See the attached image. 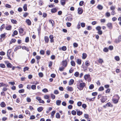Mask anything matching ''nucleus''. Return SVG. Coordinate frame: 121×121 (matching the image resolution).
<instances>
[{"label": "nucleus", "mask_w": 121, "mask_h": 121, "mask_svg": "<svg viewBox=\"0 0 121 121\" xmlns=\"http://www.w3.org/2000/svg\"><path fill=\"white\" fill-rule=\"evenodd\" d=\"M77 87L80 91L83 90L84 87L86 86V84L84 82L81 83L80 80L77 81Z\"/></svg>", "instance_id": "f257e3e1"}, {"label": "nucleus", "mask_w": 121, "mask_h": 121, "mask_svg": "<svg viewBox=\"0 0 121 121\" xmlns=\"http://www.w3.org/2000/svg\"><path fill=\"white\" fill-rule=\"evenodd\" d=\"M61 65L63 67H66L68 65V62L67 60L66 59L65 60H63L62 62Z\"/></svg>", "instance_id": "f03ea898"}, {"label": "nucleus", "mask_w": 121, "mask_h": 121, "mask_svg": "<svg viewBox=\"0 0 121 121\" xmlns=\"http://www.w3.org/2000/svg\"><path fill=\"white\" fill-rule=\"evenodd\" d=\"M4 62L6 65L7 67L8 68H11L12 67L11 64L8 61H4Z\"/></svg>", "instance_id": "7ed1b4c3"}, {"label": "nucleus", "mask_w": 121, "mask_h": 121, "mask_svg": "<svg viewBox=\"0 0 121 121\" xmlns=\"http://www.w3.org/2000/svg\"><path fill=\"white\" fill-rule=\"evenodd\" d=\"M107 97L106 96H103L100 99L101 102L102 103H104L107 100Z\"/></svg>", "instance_id": "20e7f679"}, {"label": "nucleus", "mask_w": 121, "mask_h": 121, "mask_svg": "<svg viewBox=\"0 0 121 121\" xmlns=\"http://www.w3.org/2000/svg\"><path fill=\"white\" fill-rule=\"evenodd\" d=\"M107 27L110 30H111L112 28V24L111 23H108L107 25Z\"/></svg>", "instance_id": "39448f33"}, {"label": "nucleus", "mask_w": 121, "mask_h": 121, "mask_svg": "<svg viewBox=\"0 0 121 121\" xmlns=\"http://www.w3.org/2000/svg\"><path fill=\"white\" fill-rule=\"evenodd\" d=\"M78 13L79 14H81L83 13V10L81 8H78Z\"/></svg>", "instance_id": "423d86ee"}, {"label": "nucleus", "mask_w": 121, "mask_h": 121, "mask_svg": "<svg viewBox=\"0 0 121 121\" xmlns=\"http://www.w3.org/2000/svg\"><path fill=\"white\" fill-rule=\"evenodd\" d=\"M66 89L68 91H72L73 90V88L72 87L69 86L67 87Z\"/></svg>", "instance_id": "0eeeda50"}, {"label": "nucleus", "mask_w": 121, "mask_h": 121, "mask_svg": "<svg viewBox=\"0 0 121 121\" xmlns=\"http://www.w3.org/2000/svg\"><path fill=\"white\" fill-rule=\"evenodd\" d=\"M26 22L29 26H30L31 25V22L29 19H27Z\"/></svg>", "instance_id": "6e6552de"}, {"label": "nucleus", "mask_w": 121, "mask_h": 121, "mask_svg": "<svg viewBox=\"0 0 121 121\" xmlns=\"http://www.w3.org/2000/svg\"><path fill=\"white\" fill-rule=\"evenodd\" d=\"M106 106L107 107H112L113 106V105L110 102L107 103L106 104Z\"/></svg>", "instance_id": "1a4fd4ad"}, {"label": "nucleus", "mask_w": 121, "mask_h": 121, "mask_svg": "<svg viewBox=\"0 0 121 121\" xmlns=\"http://www.w3.org/2000/svg\"><path fill=\"white\" fill-rule=\"evenodd\" d=\"M90 75L89 74H86L84 76L85 79L86 80L90 77Z\"/></svg>", "instance_id": "9d476101"}, {"label": "nucleus", "mask_w": 121, "mask_h": 121, "mask_svg": "<svg viewBox=\"0 0 121 121\" xmlns=\"http://www.w3.org/2000/svg\"><path fill=\"white\" fill-rule=\"evenodd\" d=\"M119 99H112V102L114 104H116L118 102Z\"/></svg>", "instance_id": "9b49d317"}, {"label": "nucleus", "mask_w": 121, "mask_h": 121, "mask_svg": "<svg viewBox=\"0 0 121 121\" xmlns=\"http://www.w3.org/2000/svg\"><path fill=\"white\" fill-rule=\"evenodd\" d=\"M97 8L99 10H102L103 8L102 6L100 4H99L97 7Z\"/></svg>", "instance_id": "f8f14e48"}, {"label": "nucleus", "mask_w": 121, "mask_h": 121, "mask_svg": "<svg viewBox=\"0 0 121 121\" xmlns=\"http://www.w3.org/2000/svg\"><path fill=\"white\" fill-rule=\"evenodd\" d=\"M74 82V80L73 79H71L70 80L69 82V85H71L73 84Z\"/></svg>", "instance_id": "ddd939ff"}, {"label": "nucleus", "mask_w": 121, "mask_h": 121, "mask_svg": "<svg viewBox=\"0 0 121 121\" xmlns=\"http://www.w3.org/2000/svg\"><path fill=\"white\" fill-rule=\"evenodd\" d=\"M76 62L78 64L80 65L81 64L82 60L80 59H77V61Z\"/></svg>", "instance_id": "4468645a"}, {"label": "nucleus", "mask_w": 121, "mask_h": 121, "mask_svg": "<svg viewBox=\"0 0 121 121\" xmlns=\"http://www.w3.org/2000/svg\"><path fill=\"white\" fill-rule=\"evenodd\" d=\"M60 2L61 4L64 6L65 4L66 0H61Z\"/></svg>", "instance_id": "2eb2a0df"}, {"label": "nucleus", "mask_w": 121, "mask_h": 121, "mask_svg": "<svg viewBox=\"0 0 121 121\" xmlns=\"http://www.w3.org/2000/svg\"><path fill=\"white\" fill-rule=\"evenodd\" d=\"M49 38L48 37L45 36L44 37V40L45 42L47 43L48 42Z\"/></svg>", "instance_id": "dca6fc26"}, {"label": "nucleus", "mask_w": 121, "mask_h": 121, "mask_svg": "<svg viewBox=\"0 0 121 121\" xmlns=\"http://www.w3.org/2000/svg\"><path fill=\"white\" fill-rule=\"evenodd\" d=\"M87 55L85 53H83L82 54V58L83 59H85Z\"/></svg>", "instance_id": "f3484780"}, {"label": "nucleus", "mask_w": 121, "mask_h": 121, "mask_svg": "<svg viewBox=\"0 0 121 121\" xmlns=\"http://www.w3.org/2000/svg\"><path fill=\"white\" fill-rule=\"evenodd\" d=\"M6 34L7 33L5 32H4V34H1L0 35V37L2 38H5Z\"/></svg>", "instance_id": "a211bd4d"}, {"label": "nucleus", "mask_w": 121, "mask_h": 121, "mask_svg": "<svg viewBox=\"0 0 121 121\" xmlns=\"http://www.w3.org/2000/svg\"><path fill=\"white\" fill-rule=\"evenodd\" d=\"M61 100H58L56 101V104L57 105H60L61 104Z\"/></svg>", "instance_id": "6ab92c4d"}, {"label": "nucleus", "mask_w": 121, "mask_h": 121, "mask_svg": "<svg viewBox=\"0 0 121 121\" xmlns=\"http://www.w3.org/2000/svg\"><path fill=\"white\" fill-rule=\"evenodd\" d=\"M0 105L2 107H4L6 106V104L4 102H2L0 103Z\"/></svg>", "instance_id": "aec40b11"}, {"label": "nucleus", "mask_w": 121, "mask_h": 121, "mask_svg": "<svg viewBox=\"0 0 121 121\" xmlns=\"http://www.w3.org/2000/svg\"><path fill=\"white\" fill-rule=\"evenodd\" d=\"M43 110V108L42 107H40L37 108V110L39 112L42 111Z\"/></svg>", "instance_id": "412c9836"}, {"label": "nucleus", "mask_w": 121, "mask_h": 121, "mask_svg": "<svg viewBox=\"0 0 121 121\" xmlns=\"http://www.w3.org/2000/svg\"><path fill=\"white\" fill-rule=\"evenodd\" d=\"M21 47L20 45H19L18 46L16 47L15 49H14V51L15 52L17 51V50L19 49H21Z\"/></svg>", "instance_id": "4be33fe9"}, {"label": "nucleus", "mask_w": 121, "mask_h": 121, "mask_svg": "<svg viewBox=\"0 0 121 121\" xmlns=\"http://www.w3.org/2000/svg\"><path fill=\"white\" fill-rule=\"evenodd\" d=\"M71 65L73 66H75V63L74 60H72L70 62Z\"/></svg>", "instance_id": "5701e85b"}, {"label": "nucleus", "mask_w": 121, "mask_h": 121, "mask_svg": "<svg viewBox=\"0 0 121 121\" xmlns=\"http://www.w3.org/2000/svg\"><path fill=\"white\" fill-rule=\"evenodd\" d=\"M11 28L12 26L9 25V26H6L5 29L7 30H10L11 29Z\"/></svg>", "instance_id": "b1692460"}, {"label": "nucleus", "mask_w": 121, "mask_h": 121, "mask_svg": "<svg viewBox=\"0 0 121 121\" xmlns=\"http://www.w3.org/2000/svg\"><path fill=\"white\" fill-rule=\"evenodd\" d=\"M76 111L77 112V114L79 116H80L82 115L83 113V112L82 111H77L76 110Z\"/></svg>", "instance_id": "393cba45"}, {"label": "nucleus", "mask_w": 121, "mask_h": 121, "mask_svg": "<svg viewBox=\"0 0 121 121\" xmlns=\"http://www.w3.org/2000/svg\"><path fill=\"white\" fill-rule=\"evenodd\" d=\"M24 31V29L22 28H20L19 30V32L20 34L23 33Z\"/></svg>", "instance_id": "a878e982"}, {"label": "nucleus", "mask_w": 121, "mask_h": 121, "mask_svg": "<svg viewBox=\"0 0 121 121\" xmlns=\"http://www.w3.org/2000/svg\"><path fill=\"white\" fill-rule=\"evenodd\" d=\"M5 26V25L4 24H3L1 25L0 28V30L1 31H2V29L4 28Z\"/></svg>", "instance_id": "bb28decb"}, {"label": "nucleus", "mask_w": 121, "mask_h": 121, "mask_svg": "<svg viewBox=\"0 0 121 121\" xmlns=\"http://www.w3.org/2000/svg\"><path fill=\"white\" fill-rule=\"evenodd\" d=\"M24 11H26L27 10V5L26 4H24L23 7Z\"/></svg>", "instance_id": "cd10ccee"}, {"label": "nucleus", "mask_w": 121, "mask_h": 121, "mask_svg": "<svg viewBox=\"0 0 121 121\" xmlns=\"http://www.w3.org/2000/svg\"><path fill=\"white\" fill-rule=\"evenodd\" d=\"M50 39V41L52 43L53 42V35H50L49 37Z\"/></svg>", "instance_id": "c85d7f7f"}, {"label": "nucleus", "mask_w": 121, "mask_h": 121, "mask_svg": "<svg viewBox=\"0 0 121 121\" xmlns=\"http://www.w3.org/2000/svg\"><path fill=\"white\" fill-rule=\"evenodd\" d=\"M22 49H24L26 50L28 52L29 50V49L28 48L26 47L25 46H23L22 47Z\"/></svg>", "instance_id": "c756f323"}, {"label": "nucleus", "mask_w": 121, "mask_h": 121, "mask_svg": "<svg viewBox=\"0 0 121 121\" xmlns=\"http://www.w3.org/2000/svg\"><path fill=\"white\" fill-rule=\"evenodd\" d=\"M56 117L58 119L60 118V114L58 113H57L56 114Z\"/></svg>", "instance_id": "7c9ffc66"}, {"label": "nucleus", "mask_w": 121, "mask_h": 121, "mask_svg": "<svg viewBox=\"0 0 121 121\" xmlns=\"http://www.w3.org/2000/svg\"><path fill=\"white\" fill-rule=\"evenodd\" d=\"M114 59L117 61H119L120 60V58L119 56H115Z\"/></svg>", "instance_id": "2f4dec72"}, {"label": "nucleus", "mask_w": 121, "mask_h": 121, "mask_svg": "<svg viewBox=\"0 0 121 121\" xmlns=\"http://www.w3.org/2000/svg\"><path fill=\"white\" fill-rule=\"evenodd\" d=\"M104 89V87L103 86H101L99 88L98 90L99 91H103Z\"/></svg>", "instance_id": "473e14b6"}, {"label": "nucleus", "mask_w": 121, "mask_h": 121, "mask_svg": "<svg viewBox=\"0 0 121 121\" xmlns=\"http://www.w3.org/2000/svg\"><path fill=\"white\" fill-rule=\"evenodd\" d=\"M86 99L87 101L89 102H91L94 101V99H93L92 98L90 99L88 98H86Z\"/></svg>", "instance_id": "72a5a7b5"}, {"label": "nucleus", "mask_w": 121, "mask_h": 121, "mask_svg": "<svg viewBox=\"0 0 121 121\" xmlns=\"http://www.w3.org/2000/svg\"><path fill=\"white\" fill-rule=\"evenodd\" d=\"M11 22L13 24H15L17 23V21L15 20L12 19L11 20Z\"/></svg>", "instance_id": "f704fd0d"}, {"label": "nucleus", "mask_w": 121, "mask_h": 121, "mask_svg": "<svg viewBox=\"0 0 121 121\" xmlns=\"http://www.w3.org/2000/svg\"><path fill=\"white\" fill-rule=\"evenodd\" d=\"M29 68L28 67H26L24 68L23 71L24 72H25L26 71H27L29 70Z\"/></svg>", "instance_id": "c9c22d12"}, {"label": "nucleus", "mask_w": 121, "mask_h": 121, "mask_svg": "<svg viewBox=\"0 0 121 121\" xmlns=\"http://www.w3.org/2000/svg\"><path fill=\"white\" fill-rule=\"evenodd\" d=\"M96 30L98 31L101 30V27L100 26H98L96 27Z\"/></svg>", "instance_id": "e433bc0d"}, {"label": "nucleus", "mask_w": 121, "mask_h": 121, "mask_svg": "<svg viewBox=\"0 0 121 121\" xmlns=\"http://www.w3.org/2000/svg\"><path fill=\"white\" fill-rule=\"evenodd\" d=\"M94 85L93 84H91L89 86V89H92L94 88Z\"/></svg>", "instance_id": "4c0bfd02"}, {"label": "nucleus", "mask_w": 121, "mask_h": 121, "mask_svg": "<svg viewBox=\"0 0 121 121\" xmlns=\"http://www.w3.org/2000/svg\"><path fill=\"white\" fill-rule=\"evenodd\" d=\"M82 107L84 109H85L87 107L86 105L85 104H83L82 105Z\"/></svg>", "instance_id": "58836bf2"}, {"label": "nucleus", "mask_w": 121, "mask_h": 121, "mask_svg": "<svg viewBox=\"0 0 121 121\" xmlns=\"http://www.w3.org/2000/svg\"><path fill=\"white\" fill-rule=\"evenodd\" d=\"M39 77L40 78H42L43 76V74L42 72H40L38 74Z\"/></svg>", "instance_id": "ea45409f"}, {"label": "nucleus", "mask_w": 121, "mask_h": 121, "mask_svg": "<svg viewBox=\"0 0 121 121\" xmlns=\"http://www.w3.org/2000/svg\"><path fill=\"white\" fill-rule=\"evenodd\" d=\"M79 75V73L77 71L74 74V75L76 77H78Z\"/></svg>", "instance_id": "a19ab883"}, {"label": "nucleus", "mask_w": 121, "mask_h": 121, "mask_svg": "<svg viewBox=\"0 0 121 121\" xmlns=\"http://www.w3.org/2000/svg\"><path fill=\"white\" fill-rule=\"evenodd\" d=\"M41 25H39V27L38 29V33L39 34V33H40V31L41 30Z\"/></svg>", "instance_id": "79ce46f5"}, {"label": "nucleus", "mask_w": 121, "mask_h": 121, "mask_svg": "<svg viewBox=\"0 0 121 121\" xmlns=\"http://www.w3.org/2000/svg\"><path fill=\"white\" fill-rule=\"evenodd\" d=\"M103 51L105 52H107L108 51V48L105 47L103 49Z\"/></svg>", "instance_id": "37998d69"}, {"label": "nucleus", "mask_w": 121, "mask_h": 121, "mask_svg": "<svg viewBox=\"0 0 121 121\" xmlns=\"http://www.w3.org/2000/svg\"><path fill=\"white\" fill-rule=\"evenodd\" d=\"M65 67H60L59 68V70L61 71H64L65 69Z\"/></svg>", "instance_id": "c03bdc74"}, {"label": "nucleus", "mask_w": 121, "mask_h": 121, "mask_svg": "<svg viewBox=\"0 0 121 121\" xmlns=\"http://www.w3.org/2000/svg\"><path fill=\"white\" fill-rule=\"evenodd\" d=\"M84 2L83 1H81L79 3V5L80 6H82L84 4Z\"/></svg>", "instance_id": "a18cd8bd"}, {"label": "nucleus", "mask_w": 121, "mask_h": 121, "mask_svg": "<svg viewBox=\"0 0 121 121\" xmlns=\"http://www.w3.org/2000/svg\"><path fill=\"white\" fill-rule=\"evenodd\" d=\"M71 114L73 115H75L76 114V112L74 110H73L71 112Z\"/></svg>", "instance_id": "49530a36"}, {"label": "nucleus", "mask_w": 121, "mask_h": 121, "mask_svg": "<svg viewBox=\"0 0 121 121\" xmlns=\"http://www.w3.org/2000/svg\"><path fill=\"white\" fill-rule=\"evenodd\" d=\"M85 23L84 22H82L81 23V25L82 27L84 28L85 27Z\"/></svg>", "instance_id": "de8ad7c7"}, {"label": "nucleus", "mask_w": 121, "mask_h": 121, "mask_svg": "<svg viewBox=\"0 0 121 121\" xmlns=\"http://www.w3.org/2000/svg\"><path fill=\"white\" fill-rule=\"evenodd\" d=\"M0 67L2 68H4L5 66L4 64L3 63H1L0 64Z\"/></svg>", "instance_id": "09e8293b"}, {"label": "nucleus", "mask_w": 121, "mask_h": 121, "mask_svg": "<svg viewBox=\"0 0 121 121\" xmlns=\"http://www.w3.org/2000/svg\"><path fill=\"white\" fill-rule=\"evenodd\" d=\"M66 25L68 27H69L71 26V23L69 22H67L66 23Z\"/></svg>", "instance_id": "8fccbe9b"}, {"label": "nucleus", "mask_w": 121, "mask_h": 121, "mask_svg": "<svg viewBox=\"0 0 121 121\" xmlns=\"http://www.w3.org/2000/svg\"><path fill=\"white\" fill-rule=\"evenodd\" d=\"M73 45L74 48H77L78 46V44L76 43H74L73 44Z\"/></svg>", "instance_id": "3c124183"}, {"label": "nucleus", "mask_w": 121, "mask_h": 121, "mask_svg": "<svg viewBox=\"0 0 121 121\" xmlns=\"http://www.w3.org/2000/svg\"><path fill=\"white\" fill-rule=\"evenodd\" d=\"M113 47L112 46L110 45L109 46L108 49L111 51L113 49Z\"/></svg>", "instance_id": "603ef678"}, {"label": "nucleus", "mask_w": 121, "mask_h": 121, "mask_svg": "<svg viewBox=\"0 0 121 121\" xmlns=\"http://www.w3.org/2000/svg\"><path fill=\"white\" fill-rule=\"evenodd\" d=\"M24 92V90L23 89H20L18 91V92L20 93H23Z\"/></svg>", "instance_id": "864d4df0"}, {"label": "nucleus", "mask_w": 121, "mask_h": 121, "mask_svg": "<svg viewBox=\"0 0 121 121\" xmlns=\"http://www.w3.org/2000/svg\"><path fill=\"white\" fill-rule=\"evenodd\" d=\"M82 104V103L80 101H79L77 103V105L79 107H80Z\"/></svg>", "instance_id": "5fc2aeb1"}, {"label": "nucleus", "mask_w": 121, "mask_h": 121, "mask_svg": "<svg viewBox=\"0 0 121 121\" xmlns=\"http://www.w3.org/2000/svg\"><path fill=\"white\" fill-rule=\"evenodd\" d=\"M31 88L33 90H35L36 88V86L34 85H32L31 86Z\"/></svg>", "instance_id": "6e6d98bb"}, {"label": "nucleus", "mask_w": 121, "mask_h": 121, "mask_svg": "<svg viewBox=\"0 0 121 121\" xmlns=\"http://www.w3.org/2000/svg\"><path fill=\"white\" fill-rule=\"evenodd\" d=\"M52 109V107H50L49 108L48 110H47L46 111V113L47 114H48L49 112L51 111Z\"/></svg>", "instance_id": "4d7b16f0"}, {"label": "nucleus", "mask_w": 121, "mask_h": 121, "mask_svg": "<svg viewBox=\"0 0 121 121\" xmlns=\"http://www.w3.org/2000/svg\"><path fill=\"white\" fill-rule=\"evenodd\" d=\"M61 48L62 50L63 51H65L67 49L66 47L65 46L62 47Z\"/></svg>", "instance_id": "13d9d810"}, {"label": "nucleus", "mask_w": 121, "mask_h": 121, "mask_svg": "<svg viewBox=\"0 0 121 121\" xmlns=\"http://www.w3.org/2000/svg\"><path fill=\"white\" fill-rule=\"evenodd\" d=\"M110 16V13L108 12H107L106 13L105 16H107V17H108Z\"/></svg>", "instance_id": "bf43d9fd"}, {"label": "nucleus", "mask_w": 121, "mask_h": 121, "mask_svg": "<svg viewBox=\"0 0 121 121\" xmlns=\"http://www.w3.org/2000/svg\"><path fill=\"white\" fill-rule=\"evenodd\" d=\"M89 115L87 114H85L84 115V117L86 119L89 118Z\"/></svg>", "instance_id": "052dcab7"}, {"label": "nucleus", "mask_w": 121, "mask_h": 121, "mask_svg": "<svg viewBox=\"0 0 121 121\" xmlns=\"http://www.w3.org/2000/svg\"><path fill=\"white\" fill-rule=\"evenodd\" d=\"M54 93L56 95H57L59 93V92L58 90H56L54 91Z\"/></svg>", "instance_id": "680f3d73"}, {"label": "nucleus", "mask_w": 121, "mask_h": 121, "mask_svg": "<svg viewBox=\"0 0 121 121\" xmlns=\"http://www.w3.org/2000/svg\"><path fill=\"white\" fill-rule=\"evenodd\" d=\"M98 62L99 63L102 64L103 62V60L99 58L98 60Z\"/></svg>", "instance_id": "e2e57ef3"}, {"label": "nucleus", "mask_w": 121, "mask_h": 121, "mask_svg": "<svg viewBox=\"0 0 121 121\" xmlns=\"http://www.w3.org/2000/svg\"><path fill=\"white\" fill-rule=\"evenodd\" d=\"M98 93L97 92H93L92 93V95L93 96H95L97 95Z\"/></svg>", "instance_id": "0e129e2a"}, {"label": "nucleus", "mask_w": 121, "mask_h": 121, "mask_svg": "<svg viewBox=\"0 0 121 121\" xmlns=\"http://www.w3.org/2000/svg\"><path fill=\"white\" fill-rule=\"evenodd\" d=\"M35 116L34 115H32L31 116L30 118V120H33L35 119Z\"/></svg>", "instance_id": "69168bd1"}, {"label": "nucleus", "mask_w": 121, "mask_h": 121, "mask_svg": "<svg viewBox=\"0 0 121 121\" xmlns=\"http://www.w3.org/2000/svg\"><path fill=\"white\" fill-rule=\"evenodd\" d=\"M40 53L42 55H44L45 53V52L43 50H42L40 51Z\"/></svg>", "instance_id": "338daca9"}, {"label": "nucleus", "mask_w": 121, "mask_h": 121, "mask_svg": "<svg viewBox=\"0 0 121 121\" xmlns=\"http://www.w3.org/2000/svg\"><path fill=\"white\" fill-rule=\"evenodd\" d=\"M29 38L28 37H27L25 39V42L26 43H28L29 41Z\"/></svg>", "instance_id": "774afa93"}]
</instances>
